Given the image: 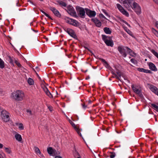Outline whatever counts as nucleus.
Here are the masks:
<instances>
[{
  "label": "nucleus",
  "instance_id": "2",
  "mask_svg": "<svg viewBox=\"0 0 158 158\" xmlns=\"http://www.w3.org/2000/svg\"><path fill=\"white\" fill-rule=\"evenodd\" d=\"M102 40L107 46L111 47L113 46L114 43L111 37L102 35Z\"/></svg>",
  "mask_w": 158,
  "mask_h": 158
},
{
  "label": "nucleus",
  "instance_id": "18",
  "mask_svg": "<svg viewBox=\"0 0 158 158\" xmlns=\"http://www.w3.org/2000/svg\"><path fill=\"white\" fill-rule=\"evenodd\" d=\"M44 91L47 94V95L50 98H52L53 96L52 94L49 92L48 89L47 88H46L44 89Z\"/></svg>",
  "mask_w": 158,
  "mask_h": 158
},
{
  "label": "nucleus",
  "instance_id": "52",
  "mask_svg": "<svg viewBox=\"0 0 158 158\" xmlns=\"http://www.w3.org/2000/svg\"><path fill=\"white\" fill-rule=\"evenodd\" d=\"M156 4H158V0H153Z\"/></svg>",
  "mask_w": 158,
  "mask_h": 158
},
{
  "label": "nucleus",
  "instance_id": "37",
  "mask_svg": "<svg viewBox=\"0 0 158 158\" xmlns=\"http://www.w3.org/2000/svg\"><path fill=\"white\" fill-rule=\"evenodd\" d=\"M102 62L105 63V64H106V67H108L109 65L107 62L104 59H102Z\"/></svg>",
  "mask_w": 158,
  "mask_h": 158
},
{
  "label": "nucleus",
  "instance_id": "59",
  "mask_svg": "<svg viewBox=\"0 0 158 158\" xmlns=\"http://www.w3.org/2000/svg\"><path fill=\"white\" fill-rule=\"evenodd\" d=\"M33 31H35V32H37V31H35V30H33Z\"/></svg>",
  "mask_w": 158,
  "mask_h": 158
},
{
  "label": "nucleus",
  "instance_id": "3",
  "mask_svg": "<svg viewBox=\"0 0 158 158\" xmlns=\"http://www.w3.org/2000/svg\"><path fill=\"white\" fill-rule=\"evenodd\" d=\"M66 22L71 25L75 27H77L79 26V23L77 20L70 18L68 17H66L65 18Z\"/></svg>",
  "mask_w": 158,
  "mask_h": 158
},
{
  "label": "nucleus",
  "instance_id": "28",
  "mask_svg": "<svg viewBox=\"0 0 158 158\" xmlns=\"http://www.w3.org/2000/svg\"><path fill=\"white\" fill-rule=\"evenodd\" d=\"M151 106L154 110L158 111V106L152 103L151 104Z\"/></svg>",
  "mask_w": 158,
  "mask_h": 158
},
{
  "label": "nucleus",
  "instance_id": "16",
  "mask_svg": "<svg viewBox=\"0 0 158 158\" xmlns=\"http://www.w3.org/2000/svg\"><path fill=\"white\" fill-rule=\"evenodd\" d=\"M148 65L150 69L154 71H156L157 70L155 65L152 63L149 62L148 64Z\"/></svg>",
  "mask_w": 158,
  "mask_h": 158
},
{
  "label": "nucleus",
  "instance_id": "48",
  "mask_svg": "<svg viewBox=\"0 0 158 158\" xmlns=\"http://www.w3.org/2000/svg\"><path fill=\"white\" fill-rule=\"evenodd\" d=\"M1 155L3 158H6L5 155L4 153H2V154H1Z\"/></svg>",
  "mask_w": 158,
  "mask_h": 158
},
{
  "label": "nucleus",
  "instance_id": "34",
  "mask_svg": "<svg viewBox=\"0 0 158 158\" xmlns=\"http://www.w3.org/2000/svg\"><path fill=\"white\" fill-rule=\"evenodd\" d=\"M59 4L60 5H61L63 6H64V7H66V3L65 2H63L62 1L60 2H59Z\"/></svg>",
  "mask_w": 158,
  "mask_h": 158
},
{
  "label": "nucleus",
  "instance_id": "33",
  "mask_svg": "<svg viewBox=\"0 0 158 158\" xmlns=\"http://www.w3.org/2000/svg\"><path fill=\"white\" fill-rule=\"evenodd\" d=\"M115 156V153L110 152L109 156L110 158H114Z\"/></svg>",
  "mask_w": 158,
  "mask_h": 158
},
{
  "label": "nucleus",
  "instance_id": "9",
  "mask_svg": "<svg viewBox=\"0 0 158 158\" xmlns=\"http://www.w3.org/2000/svg\"><path fill=\"white\" fill-rule=\"evenodd\" d=\"M49 9L51 10L55 16L58 17H60L61 16V14L59 11L56 10L55 8L53 7H49Z\"/></svg>",
  "mask_w": 158,
  "mask_h": 158
},
{
  "label": "nucleus",
  "instance_id": "22",
  "mask_svg": "<svg viewBox=\"0 0 158 158\" xmlns=\"http://www.w3.org/2000/svg\"><path fill=\"white\" fill-rule=\"evenodd\" d=\"M134 10L138 15L140 14L141 12V7L139 6H138L137 8H136V9H135Z\"/></svg>",
  "mask_w": 158,
  "mask_h": 158
},
{
  "label": "nucleus",
  "instance_id": "31",
  "mask_svg": "<svg viewBox=\"0 0 158 158\" xmlns=\"http://www.w3.org/2000/svg\"><path fill=\"white\" fill-rule=\"evenodd\" d=\"M40 10L43 14H44L46 16L48 17V18L50 19H52L51 17L48 14L46 13L45 12L43 11L42 10Z\"/></svg>",
  "mask_w": 158,
  "mask_h": 158
},
{
  "label": "nucleus",
  "instance_id": "11",
  "mask_svg": "<svg viewBox=\"0 0 158 158\" xmlns=\"http://www.w3.org/2000/svg\"><path fill=\"white\" fill-rule=\"evenodd\" d=\"M66 31L73 38L76 39L77 38V36L74 31L72 29L70 28H67L66 30Z\"/></svg>",
  "mask_w": 158,
  "mask_h": 158
},
{
  "label": "nucleus",
  "instance_id": "30",
  "mask_svg": "<svg viewBox=\"0 0 158 158\" xmlns=\"http://www.w3.org/2000/svg\"><path fill=\"white\" fill-rule=\"evenodd\" d=\"M151 51L158 59V53L153 49L151 50Z\"/></svg>",
  "mask_w": 158,
  "mask_h": 158
},
{
  "label": "nucleus",
  "instance_id": "24",
  "mask_svg": "<svg viewBox=\"0 0 158 158\" xmlns=\"http://www.w3.org/2000/svg\"><path fill=\"white\" fill-rule=\"evenodd\" d=\"M112 73L115 76V77L116 78L121 81V80H120V79L119 78V77H121V74L120 73L118 72L117 73V74L118 75V76L114 73L113 71H112Z\"/></svg>",
  "mask_w": 158,
  "mask_h": 158
},
{
  "label": "nucleus",
  "instance_id": "54",
  "mask_svg": "<svg viewBox=\"0 0 158 158\" xmlns=\"http://www.w3.org/2000/svg\"><path fill=\"white\" fill-rule=\"evenodd\" d=\"M103 12L106 15V16H108V13L105 10H104V11Z\"/></svg>",
  "mask_w": 158,
  "mask_h": 158
},
{
  "label": "nucleus",
  "instance_id": "5",
  "mask_svg": "<svg viewBox=\"0 0 158 158\" xmlns=\"http://www.w3.org/2000/svg\"><path fill=\"white\" fill-rule=\"evenodd\" d=\"M76 9L79 16L82 18H84L85 15L84 9L83 8L78 6H76Z\"/></svg>",
  "mask_w": 158,
  "mask_h": 158
},
{
  "label": "nucleus",
  "instance_id": "63",
  "mask_svg": "<svg viewBox=\"0 0 158 158\" xmlns=\"http://www.w3.org/2000/svg\"><path fill=\"white\" fill-rule=\"evenodd\" d=\"M44 29V28H42V29Z\"/></svg>",
  "mask_w": 158,
  "mask_h": 158
},
{
  "label": "nucleus",
  "instance_id": "45",
  "mask_svg": "<svg viewBox=\"0 0 158 158\" xmlns=\"http://www.w3.org/2000/svg\"><path fill=\"white\" fill-rule=\"evenodd\" d=\"M82 107L84 109H85L87 107L85 105V104H82Z\"/></svg>",
  "mask_w": 158,
  "mask_h": 158
},
{
  "label": "nucleus",
  "instance_id": "58",
  "mask_svg": "<svg viewBox=\"0 0 158 158\" xmlns=\"http://www.w3.org/2000/svg\"><path fill=\"white\" fill-rule=\"evenodd\" d=\"M87 71V70H86L85 71V72H86Z\"/></svg>",
  "mask_w": 158,
  "mask_h": 158
},
{
  "label": "nucleus",
  "instance_id": "62",
  "mask_svg": "<svg viewBox=\"0 0 158 158\" xmlns=\"http://www.w3.org/2000/svg\"><path fill=\"white\" fill-rule=\"evenodd\" d=\"M44 29V28H42V29Z\"/></svg>",
  "mask_w": 158,
  "mask_h": 158
},
{
  "label": "nucleus",
  "instance_id": "19",
  "mask_svg": "<svg viewBox=\"0 0 158 158\" xmlns=\"http://www.w3.org/2000/svg\"><path fill=\"white\" fill-rule=\"evenodd\" d=\"M104 32L107 34H110L111 33V31L109 27H105L103 28Z\"/></svg>",
  "mask_w": 158,
  "mask_h": 158
},
{
  "label": "nucleus",
  "instance_id": "64",
  "mask_svg": "<svg viewBox=\"0 0 158 158\" xmlns=\"http://www.w3.org/2000/svg\"><path fill=\"white\" fill-rule=\"evenodd\" d=\"M0 158H1L0 156Z\"/></svg>",
  "mask_w": 158,
  "mask_h": 158
},
{
  "label": "nucleus",
  "instance_id": "46",
  "mask_svg": "<svg viewBox=\"0 0 158 158\" xmlns=\"http://www.w3.org/2000/svg\"><path fill=\"white\" fill-rule=\"evenodd\" d=\"M123 22L124 23H125V24H126L127 26H130V25L126 21H123Z\"/></svg>",
  "mask_w": 158,
  "mask_h": 158
},
{
  "label": "nucleus",
  "instance_id": "53",
  "mask_svg": "<svg viewBox=\"0 0 158 158\" xmlns=\"http://www.w3.org/2000/svg\"><path fill=\"white\" fill-rule=\"evenodd\" d=\"M3 147V145L2 144L0 143V148H2Z\"/></svg>",
  "mask_w": 158,
  "mask_h": 158
},
{
  "label": "nucleus",
  "instance_id": "61",
  "mask_svg": "<svg viewBox=\"0 0 158 158\" xmlns=\"http://www.w3.org/2000/svg\"><path fill=\"white\" fill-rule=\"evenodd\" d=\"M147 60V59H145V61H146Z\"/></svg>",
  "mask_w": 158,
  "mask_h": 158
},
{
  "label": "nucleus",
  "instance_id": "14",
  "mask_svg": "<svg viewBox=\"0 0 158 158\" xmlns=\"http://www.w3.org/2000/svg\"><path fill=\"white\" fill-rule=\"evenodd\" d=\"M131 87L134 91L135 93L139 95L140 97H142V94L141 93L140 91L139 90V89L137 88L136 87H135L134 85H131Z\"/></svg>",
  "mask_w": 158,
  "mask_h": 158
},
{
  "label": "nucleus",
  "instance_id": "57",
  "mask_svg": "<svg viewBox=\"0 0 158 158\" xmlns=\"http://www.w3.org/2000/svg\"><path fill=\"white\" fill-rule=\"evenodd\" d=\"M30 2L31 3H32V4H33V3L32 2H31V1H30Z\"/></svg>",
  "mask_w": 158,
  "mask_h": 158
},
{
  "label": "nucleus",
  "instance_id": "1",
  "mask_svg": "<svg viewBox=\"0 0 158 158\" xmlns=\"http://www.w3.org/2000/svg\"><path fill=\"white\" fill-rule=\"evenodd\" d=\"M11 96L17 101H21L24 97V94L23 91L18 90L13 92Z\"/></svg>",
  "mask_w": 158,
  "mask_h": 158
},
{
  "label": "nucleus",
  "instance_id": "49",
  "mask_svg": "<svg viewBox=\"0 0 158 158\" xmlns=\"http://www.w3.org/2000/svg\"><path fill=\"white\" fill-rule=\"evenodd\" d=\"M100 16L102 18H104V19H106V17H105V16L102 14H101L100 15Z\"/></svg>",
  "mask_w": 158,
  "mask_h": 158
},
{
  "label": "nucleus",
  "instance_id": "21",
  "mask_svg": "<svg viewBox=\"0 0 158 158\" xmlns=\"http://www.w3.org/2000/svg\"><path fill=\"white\" fill-rule=\"evenodd\" d=\"M129 5V6H131V7L134 10L135 9H136V8H137V7H138V6H139V5L135 2H134L132 5H131H131H130V4Z\"/></svg>",
  "mask_w": 158,
  "mask_h": 158
},
{
  "label": "nucleus",
  "instance_id": "29",
  "mask_svg": "<svg viewBox=\"0 0 158 158\" xmlns=\"http://www.w3.org/2000/svg\"><path fill=\"white\" fill-rule=\"evenodd\" d=\"M28 83L30 85H32L34 84L33 80L31 78H29L28 80Z\"/></svg>",
  "mask_w": 158,
  "mask_h": 158
},
{
  "label": "nucleus",
  "instance_id": "12",
  "mask_svg": "<svg viewBox=\"0 0 158 158\" xmlns=\"http://www.w3.org/2000/svg\"><path fill=\"white\" fill-rule=\"evenodd\" d=\"M86 10V14L90 17H94L95 16L96 13L94 11H92L88 9Z\"/></svg>",
  "mask_w": 158,
  "mask_h": 158
},
{
  "label": "nucleus",
  "instance_id": "43",
  "mask_svg": "<svg viewBox=\"0 0 158 158\" xmlns=\"http://www.w3.org/2000/svg\"><path fill=\"white\" fill-rule=\"evenodd\" d=\"M127 33L129 34L130 35H132V32L130 31L129 30H127Z\"/></svg>",
  "mask_w": 158,
  "mask_h": 158
},
{
  "label": "nucleus",
  "instance_id": "47",
  "mask_svg": "<svg viewBox=\"0 0 158 158\" xmlns=\"http://www.w3.org/2000/svg\"><path fill=\"white\" fill-rule=\"evenodd\" d=\"M155 25L156 27L158 29V21H156V22Z\"/></svg>",
  "mask_w": 158,
  "mask_h": 158
},
{
  "label": "nucleus",
  "instance_id": "44",
  "mask_svg": "<svg viewBox=\"0 0 158 158\" xmlns=\"http://www.w3.org/2000/svg\"><path fill=\"white\" fill-rule=\"evenodd\" d=\"M3 92L2 89H0V94L1 95H2L3 94Z\"/></svg>",
  "mask_w": 158,
  "mask_h": 158
},
{
  "label": "nucleus",
  "instance_id": "55",
  "mask_svg": "<svg viewBox=\"0 0 158 158\" xmlns=\"http://www.w3.org/2000/svg\"><path fill=\"white\" fill-rule=\"evenodd\" d=\"M55 158H62V157L60 156H56L55 157Z\"/></svg>",
  "mask_w": 158,
  "mask_h": 158
},
{
  "label": "nucleus",
  "instance_id": "41",
  "mask_svg": "<svg viewBox=\"0 0 158 158\" xmlns=\"http://www.w3.org/2000/svg\"><path fill=\"white\" fill-rule=\"evenodd\" d=\"M131 61L134 64H135L136 62V61L133 58L131 59Z\"/></svg>",
  "mask_w": 158,
  "mask_h": 158
},
{
  "label": "nucleus",
  "instance_id": "4",
  "mask_svg": "<svg viewBox=\"0 0 158 158\" xmlns=\"http://www.w3.org/2000/svg\"><path fill=\"white\" fill-rule=\"evenodd\" d=\"M1 116L2 120L5 122H7L10 120L9 113L6 110H3L1 112Z\"/></svg>",
  "mask_w": 158,
  "mask_h": 158
},
{
  "label": "nucleus",
  "instance_id": "10",
  "mask_svg": "<svg viewBox=\"0 0 158 158\" xmlns=\"http://www.w3.org/2000/svg\"><path fill=\"white\" fill-rule=\"evenodd\" d=\"M118 50L120 53L124 57H126L127 56V53L126 52V50L125 48L121 47L118 46Z\"/></svg>",
  "mask_w": 158,
  "mask_h": 158
},
{
  "label": "nucleus",
  "instance_id": "25",
  "mask_svg": "<svg viewBox=\"0 0 158 158\" xmlns=\"http://www.w3.org/2000/svg\"><path fill=\"white\" fill-rule=\"evenodd\" d=\"M34 149L35 150V152L37 155H39V154H40V151L39 149V148L36 147H34Z\"/></svg>",
  "mask_w": 158,
  "mask_h": 158
},
{
  "label": "nucleus",
  "instance_id": "32",
  "mask_svg": "<svg viewBox=\"0 0 158 158\" xmlns=\"http://www.w3.org/2000/svg\"><path fill=\"white\" fill-rule=\"evenodd\" d=\"M27 114L29 115H31L33 114V113L30 109H27L26 110Z\"/></svg>",
  "mask_w": 158,
  "mask_h": 158
},
{
  "label": "nucleus",
  "instance_id": "7",
  "mask_svg": "<svg viewBox=\"0 0 158 158\" xmlns=\"http://www.w3.org/2000/svg\"><path fill=\"white\" fill-rule=\"evenodd\" d=\"M120 3H123L124 6L128 10L130 9L129 4L131 5V3L133 0H118Z\"/></svg>",
  "mask_w": 158,
  "mask_h": 158
},
{
  "label": "nucleus",
  "instance_id": "35",
  "mask_svg": "<svg viewBox=\"0 0 158 158\" xmlns=\"http://www.w3.org/2000/svg\"><path fill=\"white\" fill-rule=\"evenodd\" d=\"M4 148H5V150L6 152H7V153H8L9 154H10V153L11 151L9 148L5 147Z\"/></svg>",
  "mask_w": 158,
  "mask_h": 158
},
{
  "label": "nucleus",
  "instance_id": "6",
  "mask_svg": "<svg viewBox=\"0 0 158 158\" xmlns=\"http://www.w3.org/2000/svg\"><path fill=\"white\" fill-rule=\"evenodd\" d=\"M68 13L71 16L74 17L76 16V13L73 7L69 5L67 7L66 10Z\"/></svg>",
  "mask_w": 158,
  "mask_h": 158
},
{
  "label": "nucleus",
  "instance_id": "42",
  "mask_svg": "<svg viewBox=\"0 0 158 158\" xmlns=\"http://www.w3.org/2000/svg\"><path fill=\"white\" fill-rule=\"evenodd\" d=\"M145 69H144L143 68H139L138 69V70L139 71L143 72H144V73L145 72L144 71Z\"/></svg>",
  "mask_w": 158,
  "mask_h": 158
},
{
  "label": "nucleus",
  "instance_id": "15",
  "mask_svg": "<svg viewBox=\"0 0 158 158\" xmlns=\"http://www.w3.org/2000/svg\"><path fill=\"white\" fill-rule=\"evenodd\" d=\"M91 21L94 23L97 27H100L102 25L101 22L96 18L92 19Z\"/></svg>",
  "mask_w": 158,
  "mask_h": 158
},
{
  "label": "nucleus",
  "instance_id": "36",
  "mask_svg": "<svg viewBox=\"0 0 158 158\" xmlns=\"http://www.w3.org/2000/svg\"><path fill=\"white\" fill-rule=\"evenodd\" d=\"M15 63L19 67H21L22 66L20 63L16 60H15Z\"/></svg>",
  "mask_w": 158,
  "mask_h": 158
},
{
  "label": "nucleus",
  "instance_id": "8",
  "mask_svg": "<svg viewBox=\"0 0 158 158\" xmlns=\"http://www.w3.org/2000/svg\"><path fill=\"white\" fill-rule=\"evenodd\" d=\"M116 6L118 10L123 15L127 17L129 16V13L126 11L120 4L118 3L117 4Z\"/></svg>",
  "mask_w": 158,
  "mask_h": 158
},
{
  "label": "nucleus",
  "instance_id": "56",
  "mask_svg": "<svg viewBox=\"0 0 158 158\" xmlns=\"http://www.w3.org/2000/svg\"><path fill=\"white\" fill-rule=\"evenodd\" d=\"M77 154L78 155V156L76 158H81L80 156L79 155V154L78 153H77Z\"/></svg>",
  "mask_w": 158,
  "mask_h": 158
},
{
  "label": "nucleus",
  "instance_id": "23",
  "mask_svg": "<svg viewBox=\"0 0 158 158\" xmlns=\"http://www.w3.org/2000/svg\"><path fill=\"white\" fill-rule=\"evenodd\" d=\"M16 139L19 141H21L22 140L21 136L18 134H16L15 135Z\"/></svg>",
  "mask_w": 158,
  "mask_h": 158
},
{
  "label": "nucleus",
  "instance_id": "26",
  "mask_svg": "<svg viewBox=\"0 0 158 158\" xmlns=\"http://www.w3.org/2000/svg\"><path fill=\"white\" fill-rule=\"evenodd\" d=\"M152 32L158 37V32L154 28H152Z\"/></svg>",
  "mask_w": 158,
  "mask_h": 158
},
{
  "label": "nucleus",
  "instance_id": "39",
  "mask_svg": "<svg viewBox=\"0 0 158 158\" xmlns=\"http://www.w3.org/2000/svg\"><path fill=\"white\" fill-rule=\"evenodd\" d=\"M19 127L20 129L21 130L23 129V125L22 124V123L19 124Z\"/></svg>",
  "mask_w": 158,
  "mask_h": 158
},
{
  "label": "nucleus",
  "instance_id": "20",
  "mask_svg": "<svg viewBox=\"0 0 158 158\" xmlns=\"http://www.w3.org/2000/svg\"><path fill=\"white\" fill-rule=\"evenodd\" d=\"M55 151V150H53L51 147L47 148L48 152L50 155H52L54 153Z\"/></svg>",
  "mask_w": 158,
  "mask_h": 158
},
{
  "label": "nucleus",
  "instance_id": "13",
  "mask_svg": "<svg viewBox=\"0 0 158 158\" xmlns=\"http://www.w3.org/2000/svg\"><path fill=\"white\" fill-rule=\"evenodd\" d=\"M69 122L73 126V127L74 128L75 130L77 132L78 134L81 137L82 136L80 132V129L77 127H76V125L73 123L72 121L69 120Z\"/></svg>",
  "mask_w": 158,
  "mask_h": 158
},
{
  "label": "nucleus",
  "instance_id": "40",
  "mask_svg": "<svg viewBox=\"0 0 158 158\" xmlns=\"http://www.w3.org/2000/svg\"><path fill=\"white\" fill-rule=\"evenodd\" d=\"M144 73H152V71L149 70L148 69H145Z\"/></svg>",
  "mask_w": 158,
  "mask_h": 158
},
{
  "label": "nucleus",
  "instance_id": "60",
  "mask_svg": "<svg viewBox=\"0 0 158 158\" xmlns=\"http://www.w3.org/2000/svg\"><path fill=\"white\" fill-rule=\"evenodd\" d=\"M40 0V1H43V0Z\"/></svg>",
  "mask_w": 158,
  "mask_h": 158
},
{
  "label": "nucleus",
  "instance_id": "50",
  "mask_svg": "<svg viewBox=\"0 0 158 158\" xmlns=\"http://www.w3.org/2000/svg\"><path fill=\"white\" fill-rule=\"evenodd\" d=\"M38 155H39V156L41 158L44 157L43 155L42 154L41 152L40 153V154H39Z\"/></svg>",
  "mask_w": 158,
  "mask_h": 158
},
{
  "label": "nucleus",
  "instance_id": "27",
  "mask_svg": "<svg viewBox=\"0 0 158 158\" xmlns=\"http://www.w3.org/2000/svg\"><path fill=\"white\" fill-rule=\"evenodd\" d=\"M4 67V62L0 58V68L2 69Z\"/></svg>",
  "mask_w": 158,
  "mask_h": 158
},
{
  "label": "nucleus",
  "instance_id": "38",
  "mask_svg": "<svg viewBox=\"0 0 158 158\" xmlns=\"http://www.w3.org/2000/svg\"><path fill=\"white\" fill-rule=\"evenodd\" d=\"M126 48L127 49V51L129 52L130 53H131V52H133V53H134L133 51L129 48H128L127 47H126Z\"/></svg>",
  "mask_w": 158,
  "mask_h": 158
},
{
  "label": "nucleus",
  "instance_id": "51",
  "mask_svg": "<svg viewBox=\"0 0 158 158\" xmlns=\"http://www.w3.org/2000/svg\"><path fill=\"white\" fill-rule=\"evenodd\" d=\"M48 108L50 111H52V108L51 106H49L48 107Z\"/></svg>",
  "mask_w": 158,
  "mask_h": 158
},
{
  "label": "nucleus",
  "instance_id": "17",
  "mask_svg": "<svg viewBox=\"0 0 158 158\" xmlns=\"http://www.w3.org/2000/svg\"><path fill=\"white\" fill-rule=\"evenodd\" d=\"M151 91L158 96V89L154 86L151 87Z\"/></svg>",
  "mask_w": 158,
  "mask_h": 158
}]
</instances>
